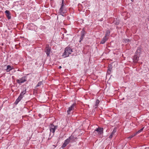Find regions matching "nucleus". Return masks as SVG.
I'll list each match as a JSON object with an SVG mask.
<instances>
[{"label":"nucleus","mask_w":149,"mask_h":149,"mask_svg":"<svg viewBox=\"0 0 149 149\" xmlns=\"http://www.w3.org/2000/svg\"><path fill=\"white\" fill-rule=\"evenodd\" d=\"M61 68V66H59L58 67V68L59 69H60Z\"/></svg>","instance_id":"26"},{"label":"nucleus","mask_w":149,"mask_h":149,"mask_svg":"<svg viewBox=\"0 0 149 149\" xmlns=\"http://www.w3.org/2000/svg\"><path fill=\"white\" fill-rule=\"evenodd\" d=\"M110 34V32L109 31H107L106 32V33L105 34V36H106V37L107 36H109Z\"/></svg>","instance_id":"19"},{"label":"nucleus","mask_w":149,"mask_h":149,"mask_svg":"<svg viewBox=\"0 0 149 149\" xmlns=\"http://www.w3.org/2000/svg\"><path fill=\"white\" fill-rule=\"evenodd\" d=\"M144 128V127H143V128H141V129L139 130L137 132H136V133L134 134V136L136 135V134H138L141 132L143 130V129Z\"/></svg>","instance_id":"17"},{"label":"nucleus","mask_w":149,"mask_h":149,"mask_svg":"<svg viewBox=\"0 0 149 149\" xmlns=\"http://www.w3.org/2000/svg\"><path fill=\"white\" fill-rule=\"evenodd\" d=\"M84 33H81V37L80 38V40H79V42H80L83 39L84 37Z\"/></svg>","instance_id":"16"},{"label":"nucleus","mask_w":149,"mask_h":149,"mask_svg":"<svg viewBox=\"0 0 149 149\" xmlns=\"http://www.w3.org/2000/svg\"><path fill=\"white\" fill-rule=\"evenodd\" d=\"M74 108L75 105L74 104H73L68 108V110L67 111V113L68 114H70L71 111L74 110Z\"/></svg>","instance_id":"7"},{"label":"nucleus","mask_w":149,"mask_h":149,"mask_svg":"<svg viewBox=\"0 0 149 149\" xmlns=\"http://www.w3.org/2000/svg\"><path fill=\"white\" fill-rule=\"evenodd\" d=\"M57 126H54L53 124H51L50 126V133H52L53 135L54 134L55 130L57 128Z\"/></svg>","instance_id":"6"},{"label":"nucleus","mask_w":149,"mask_h":149,"mask_svg":"<svg viewBox=\"0 0 149 149\" xmlns=\"http://www.w3.org/2000/svg\"><path fill=\"white\" fill-rule=\"evenodd\" d=\"M39 115V116H40H40L41 115V114H39V115Z\"/></svg>","instance_id":"27"},{"label":"nucleus","mask_w":149,"mask_h":149,"mask_svg":"<svg viewBox=\"0 0 149 149\" xmlns=\"http://www.w3.org/2000/svg\"><path fill=\"white\" fill-rule=\"evenodd\" d=\"M132 1H133V0H131Z\"/></svg>","instance_id":"28"},{"label":"nucleus","mask_w":149,"mask_h":149,"mask_svg":"<svg viewBox=\"0 0 149 149\" xmlns=\"http://www.w3.org/2000/svg\"><path fill=\"white\" fill-rule=\"evenodd\" d=\"M141 50L138 49L136 52L134 56L133 60L134 62H137L139 60V58Z\"/></svg>","instance_id":"3"},{"label":"nucleus","mask_w":149,"mask_h":149,"mask_svg":"<svg viewBox=\"0 0 149 149\" xmlns=\"http://www.w3.org/2000/svg\"><path fill=\"white\" fill-rule=\"evenodd\" d=\"M50 49L49 47H46L45 49V52H46V54L47 55V56H49L50 54Z\"/></svg>","instance_id":"10"},{"label":"nucleus","mask_w":149,"mask_h":149,"mask_svg":"<svg viewBox=\"0 0 149 149\" xmlns=\"http://www.w3.org/2000/svg\"><path fill=\"white\" fill-rule=\"evenodd\" d=\"M68 139H70V142H71L75 141L76 138L74 137L73 136H71Z\"/></svg>","instance_id":"12"},{"label":"nucleus","mask_w":149,"mask_h":149,"mask_svg":"<svg viewBox=\"0 0 149 149\" xmlns=\"http://www.w3.org/2000/svg\"><path fill=\"white\" fill-rule=\"evenodd\" d=\"M72 52V49L70 47H67L65 50V52L63 54V56L64 57H66L69 56Z\"/></svg>","instance_id":"2"},{"label":"nucleus","mask_w":149,"mask_h":149,"mask_svg":"<svg viewBox=\"0 0 149 149\" xmlns=\"http://www.w3.org/2000/svg\"><path fill=\"white\" fill-rule=\"evenodd\" d=\"M124 41L126 43H127L130 41V40L129 39H125L124 40Z\"/></svg>","instance_id":"22"},{"label":"nucleus","mask_w":149,"mask_h":149,"mask_svg":"<svg viewBox=\"0 0 149 149\" xmlns=\"http://www.w3.org/2000/svg\"><path fill=\"white\" fill-rule=\"evenodd\" d=\"M116 132V129H114L113 130L112 132L111 133V135L109 136V138H111L113 137V135L114 134L115 132Z\"/></svg>","instance_id":"13"},{"label":"nucleus","mask_w":149,"mask_h":149,"mask_svg":"<svg viewBox=\"0 0 149 149\" xmlns=\"http://www.w3.org/2000/svg\"><path fill=\"white\" fill-rule=\"evenodd\" d=\"M108 38L106 37V36H104L102 39V40L100 42V44H103L107 40Z\"/></svg>","instance_id":"11"},{"label":"nucleus","mask_w":149,"mask_h":149,"mask_svg":"<svg viewBox=\"0 0 149 149\" xmlns=\"http://www.w3.org/2000/svg\"><path fill=\"white\" fill-rule=\"evenodd\" d=\"M12 69V67L10 65H8L7 66V69H6V71L7 72L10 71Z\"/></svg>","instance_id":"14"},{"label":"nucleus","mask_w":149,"mask_h":149,"mask_svg":"<svg viewBox=\"0 0 149 149\" xmlns=\"http://www.w3.org/2000/svg\"><path fill=\"white\" fill-rule=\"evenodd\" d=\"M26 89L24 91H23L22 92H21L20 93L19 96L18 98L16 99V101L15 102V104L17 105L18 104V102L21 100L23 98L24 96V95L26 93Z\"/></svg>","instance_id":"4"},{"label":"nucleus","mask_w":149,"mask_h":149,"mask_svg":"<svg viewBox=\"0 0 149 149\" xmlns=\"http://www.w3.org/2000/svg\"><path fill=\"white\" fill-rule=\"evenodd\" d=\"M42 84V82H39L38 84L36 85V87H38L40 86Z\"/></svg>","instance_id":"20"},{"label":"nucleus","mask_w":149,"mask_h":149,"mask_svg":"<svg viewBox=\"0 0 149 149\" xmlns=\"http://www.w3.org/2000/svg\"><path fill=\"white\" fill-rule=\"evenodd\" d=\"M67 145L66 144V143H64L62 146H61V148H64Z\"/></svg>","instance_id":"21"},{"label":"nucleus","mask_w":149,"mask_h":149,"mask_svg":"<svg viewBox=\"0 0 149 149\" xmlns=\"http://www.w3.org/2000/svg\"><path fill=\"white\" fill-rule=\"evenodd\" d=\"M100 102V101L98 100H97L95 102V106H94L95 108H97V106L98 105V104H99V103Z\"/></svg>","instance_id":"15"},{"label":"nucleus","mask_w":149,"mask_h":149,"mask_svg":"<svg viewBox=\"0 0 149 149\" xmlns=\"http://www.w3.org/2000/svg\"><path fill=\"white\" fill-rule=\"evenodd\" d=\"M110 72H111V69L109 68L108 69L107 72L108 73H109Z\"/></svg>","instance_id":"24"},{"label":"nucleus","mask_w":149,"mask_h":149,"mask_svg":"<svg viewBox=\"0 0 149 149\" xmlns=\"http://www.w3.org/2000/svg\"><path fill=\"white\" fill-rule=\"evenodd\" d=\"M26 81V80L24 79V78L22 77V78H20L19 79H17V82L19 84H21L22 83H23Z\"/></svg>","instance_id":"8"},{"label":"nucleus","mask_w":149,"mask_h":149,"mask_svg":"<svg viewBox=\"0 0 149 149\" xmlns=\"http://www.w3.org/2000/svg\"><path fill=\"white\" fill-rule=\"evenodd\" d=\"M103 128L98 127L96 128L93 132L95 136L97 135L101 137L103 134Z\"/></svg>","instance_id":"1"},{"label":"nucleus","mask_w":149,"mask_h":149,"mask_svg":"<svg viewBox=\"0 0 149 149\" xmlns=\"http://www.w3.org/2000/svg\"><path fill=\"white\" fill-rule=\"evenodd\" d=\"M64 6L63 1L62 0L61 6L59 10V13L60 14L63 16V14L66 12V10L64 9Z\"/></svg>","instance_id":"5"},{"label":"nucleus","mask_w":149,"mask_h":149,"mask_svg":"<svg viewBox=\"0 0 149 149\" xmlns=\"http://www.w3.org/2000/svg\"><path fill=\"white\" fill-rule=\"evenodd\" d=\"M115 24L116 25H118V24H119V22H118V21L117 22H115Z\"/></svg>","instance_id":"25"},{"label":"nucleus","mask_w":149,"mask_h":149,"mask_svg":"<svg viewBox=\"0 0 149 149\" xmlns=\"http://www.w3.org/2000/svg\"><path fill=\"white\" fill-rule=\"evenodd\" d=\"M6 16L8 19H10L11 18L9 10H6L5 11Z\"/></svg>","instance_id":"9"},{"label":"nucleus","mask_w":149,"mask_h":149,"mask_svg":"<svg viewBox=\"0 0 149 149\" xmlns=\"http://www.w3.org/2000/svg\"><path fill=\"white\" fill-rule=\"evenodd\" d=\"M134 135H132L131 136H129V137H128V139H130L133 137L134 136Z\"/></svg>","instance_id":"23"},{"label":"nucleus","mask_w":149,"mask_h":149,"mask_svg":"<svg viewBox=\"0 0 149 149\" xmlns=\"http://www.w3.org/2000/svg\"><path fill=\"white\" fill-rule=\"evenodd\" d=\"M70 142V139H67L65 141L64 143H66V144L67 145Z\"/></svg>","instance_id":"18"}]
</instances>
